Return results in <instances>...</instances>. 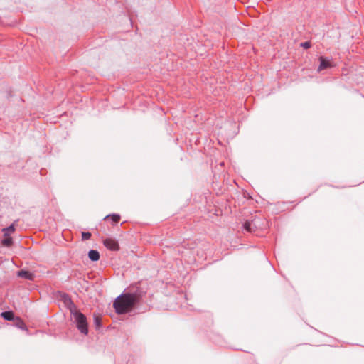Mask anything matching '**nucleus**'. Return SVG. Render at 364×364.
I'll list each match as a JSON object with an SVG mask.
<instances>
[{
    "mask_svg": "<svg viewBox=\"0 0 364 364\" xmlns=\"http://www.w3.org/2000/svg\"><path fill=\"white\" fill-rule=\"evenodd\" d=\"M141 294H122L113 303V306L118 314H124L129 311L139 302Z\"/></svg>",
    "mask_w": 364,
    "mask_h": 364,
    "instance_id": "nucleus-1",
    "label": "nucleus"
},
{
    "mask_svg": "<svg viewBox=\"0 0 364 364\" xmlns=\"http://www.w3.org/2000/svg\"><path fill=\"white\" fill-rule=\"evenodd\" d=\"M70 313L75 320L77 329L81 333L87 335L88 333V324L86 316L75 308L70 309Z\"/></svg>",
    "mask_w": 364,
    "mask_h": 364,
    "instance_id": "nucleus-2",
    "label": "nucleus"
},
{
    "mask_svg": "<svg viewBox=\"0 0 364 364\" xmlns=\"http://www.w3.org/2000/svg\"><path fill=\"white\" fill-rule=\"evenodd\" d=\"M104 245L111 251H117L119 249L118 242L113 238H106L103 241Z\"/></svg>",
    "mask_w": 364,
    "mask_h": 364,
    "instance_id": "nucleus-3",
    "label": "nucleus"
},
{
    "mask_svg": "<svg viewBox=\"0 0 364 364\" xmlns=\"http://www.w3.org/2000/svg\"><path fill=\"white\" fill-rule=\"evenodd\" d=\"M320 65L318 68V72H321L323 70L334 67L335 65L331 61V60L327 59L323 56L319 58Z\"/></svg>",
    "mask_w": 364,
    "mask_h": 364,
    "instance_id": "nucleus-4",
    "label": "nucleus"
},
{
    "mask_svg": "<svg viewBox=\"0 0 364 364\" xmlns=\"http://www.w3.org/2000/svg\"><path fill=\"white\" fill-rule=\"evenodd\" d=\"M17 276L18 277L24 278L30 281H33L34 274L27 270H20L17 272Z\"/></svg>",
    "mask_w": 364,
    "mask_h": 364,
    "instance_id": "nucleus-5",
    "label": "nucleus"
},
{
    "mask_svg": "<svg viewBox=\"0 0 364 364\" xmlns=\"http://www.w3.org/2000/svg\"><path fill=\"white\" fill-rule=\"evenodd\" d=\"M1 316L6 321H14L15 316L12 311H6L1 314Z\"/></svg>",
    "mask_w": 364,
    "mask_h": 364,
    "instance_id": "nucleus-6",
    "label": "nucleus"
},
{
    "mask_svg": "<svg viewBox=\"0 0 364 364\" xmlns=\"http://www.w3.org/2000/svg\"><path fill=\"white\" fill-rule=\"evenodd\" d=\"M88 257L91 261L96 262L100 259V253L97 250H91L88 252Z\"/></svg>",
    "mask_w": 364,
    "mask_h": 364,
    "instance_id": "nucleus-7",
    "label": "nucleus"
},
{
    "mask_svg": "<svg viewBox=\"0 0 364 364\" xmlns=\"http://www.w3.org/2000/svg\"><path fill=\"white\" fill-rule=\"evenodd\" d=\"M14 231H15V226L14 224H11L9 226L2 229V232L4 233V237L9 236Z\"/></svg>",
    "mask_w": 364,
    "mask_h": 364,
    "instance_id": "nucleus-8",
    "label": "nucleus"
},
{
    "mask_svg": "<svg viewBox=\"0 0 364 364\" xmlns=\"http://www.w3.org/2000/svg\"><path fill=\"white\" fill-rule=\"evenodd\" d=\"M14 322H15V326L17 328H21V329H25L26 328V325H25L23 321L21 318L16 317L15 319H14Z\"/></svg>",
    "mask_w": 364,
    "mask_h": 364,
    "instance_id": "nucleus-9",
    "label": "nucleus"
},
{
    "mask_svg": "<svg viewBox=\"0 0 364 364\" xmlns=\"http://www.w3.org/2000/svg\"><path fill=\"white\" fill-rule=\"evenodd\" d=\"M12 244L13 240L9 236L5 237V238L1 240V245L4 247H9L12 245Z\"/></svg>",
    "mask_w": 364,
    "mask_h": 364,
    "instance_id": "nucleus-10",
    "label": "nucleus"
},
{
    "mask_svg": "<svg viewBox=\"0 0 364 364\" xmlns=\"http://www.w3.org/2000/svg\"><path fill=\"white\" fill-rule=\"evenodd\" d=\"M108 218H111L112 220L114 223H117L119 221V220H120V215L119 214H112V215H107L105 218V220Z\"/></svg>",
    "mask_w": 364,
    "mask_h": 364,
    "instance_id": "nucleus-11",
    "label": "nucleus"
},
{
    "mask_svg": "<svg viewBox=\"0 0 364 364\" xmlns=\"http://www.w3.org/2000/svg\"><path fill=\"white\" fill-rule=\"evenodd\" d=\"M252 223L250 221H246L244 225H243V227H244V229L245 230H247V232H252Z\"/></svg>",
    "mask_w": 364,
    "mask_h": 364,
    "instance_id": "nucleus-12",
    "label": "nucleus"
},
{
    "mask_svg": "<svg viewBox=\"0 0 364 364\" xmlns=\"http://www.w3.org/2000/svg\"><path fill=\"white\" fill-rule=\"evenodd\" d=\"M91 237V233L87 232H82V240H89Z\"/></svg>",
    "mask_w": 364,
    "mask_h": 364,
    "instance_id": "nucleus-13",
    "label": "nucleus"
},
{
    "mask_svg": "<svg viewBox=\"0 0 364 364\" xmlns=\"http://www.w3.org/2000/svg\"><path fill=\"white\" fill-rule=\"evenodd\" d=\"M301 46L305 49H308L311 46V44L309 41H306L301 43Z\"/></svg>",
    "mask_w": 364,
    "mask_h": 364,
    "instance_id": "nucleus-14",
    "label": "nucleus"
},
{
    "mask_svg": "<svg viewBox=\"0 0 364 364\" xmlns=\"http://www.w3.org/2000/svg\"><path fill=\"white\" fill-rule=\"evenodd\" d=\"M95 324L97 328H99L101 326V319L97 316L95 317Z\"/></svg>",
    "mask_w": 364,
    "mask_h": 364,
    "instance_id": "nucleus-15",
    "label": "nucleus"
}]
</instances>
